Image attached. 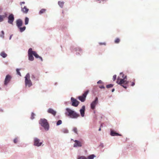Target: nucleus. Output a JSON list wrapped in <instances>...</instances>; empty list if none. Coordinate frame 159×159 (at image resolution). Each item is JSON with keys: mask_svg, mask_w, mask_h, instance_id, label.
Masks as SVG:
<instances>
[{"mask_svg": "<svg viewBox=\"0 0 159 159\" xmlns=\"http://www.w3.org/2000/svg\"><path fill=\"white\" fill-rule=\"evenodd\" d=\"M116 75H114L113 77V80L114 81H115L116 79Z\"/></svg>", "mask_w": 159, "mask_h": 159, "instance_id": "nucleus-36", "label": "nucleus"}, {"mask_svg": "<svg viewBox=\"0 0 159 159\" xmlns=\"http://www.w3.org/2000/svg\"><path fill=\"white\" fill-rule=\"evenodd\" d=\"M31 77L33 79H34L35 80H39V76L35 77L34 75H32Z\"/></svg>", "mask_w": 159, "mask_h": 159, "instance_id": "nucleus-25", "label": "nucleus"}, {"mask_svg": "<svg viewBox=\"0 0 159 159\" xmlns=\"http://www.w3.org/2000/svg\"><path fill=\"white\" fill-rule=\"evenodd\" d=\"M4 18L3 16L0 15V22L3 21L4 20Z\"/></svg>", "mask_w": 159, "mask_h": 159, "instance_id": "nucleus-28", "label": "nucleus"}, {"mask_svg": "<svg viewBox=\"0 0 159 159\" xmlns=\"http://www.w3.org/2000/svg\"><path fill=\"white\" fill-rule=\"evenodd\" d=\"M73 131L76 134H78L77 129L76 128H74L73 129Z\"/></svg>", "mask_w": 159, "mask_h": 159, "instance_id": "nucleus-31", "label": "nucleus"}, {"mask_svg": "<svg viewBox=\"0 0 159 159\" xmlns=\"http://www.w3.org/2000/svg\"><path fill=\"white\" fill-rule=\"evenodd\" d=\"M115 40H120L119 39V38H116Z\"/></svg>", "mask_w": 159, "mask_h": 159, "instance_id": "nucleus-45", "label": "nucleus"}, {"mask_svg": "<svg viewBox=\"0 0 159 159\" xmlns=\"http://www.w3.org/2000/svg\"><path fill=\"white\" fill-rule=\"evenodd\" d=\"M39 123L43 126L44 129L46 130H48L49 129V125L47 122V120L45 119H41L39 121Z\"/></svg>", "mask_w": 159, "mask_h": 159, "instance_id": "nucleus-3", "label": "nucleus"}, {"mask_svg": "<svg viewBox=\"0 0 159 159\" xmlns=\"http://www.w3.org/2000/svg\"><path fill=\"white\" fill-rule=\"evenodd\" d=\"M74 141L75 142L73 146L74 147H81L82 146V143L81 142L77 140Z\"/></svg>", "mask_w": 159, "mask_h": 159, "instance_id": "nucleus-13", "label": "nucleus"}, {"mask_svg": "<svg viewBox=\"0 0 159 159\" xmlns=\"http://www.w3.org/2000/svg\"><path fill=\"white\" fill-rule=\"evenodd\" d=\"M0 55L3 57L5 58L7 56V55L5 52H2L1 53Z\"/></svg>", "mask_w": 159, "mask_h": 159, "instance_id": "nucleus-24", "label": "nucleus"}, {"mask_svg": "<svg viewBox=\"0 0 159 159\" xmlns=\"http://www.w3.org/2000/svg\"><path fill=\"white\" fill-rule=\"evenodd\" d=\"M85 110V106H83L82 108L80 110V112L82 117H84V111Z\"/></svg>", "mask_w": 159, "mask_h": 159, "instance_id": "nucleus-16", "label": "nucleus"}, {"mask_svg": "<svg viewBox=\"0 0 159 159\" xmlns=\"http://www.w3.org/2000/svg\"><path fill=\"white\" fill-rule=\"evenodd\" d=\"M95 157V156L93 155H91L88 157V159H87L86 157L84 156H82L80 157H79L78 158V159H93V158Z\"/></svg>", "mask_w": 159, "mask_h": 159, "instance_id": "nucleus-14", "label": "nucleus"}, {"mask_svg": "<svg viewBox=\"0 0 159 159\" xmlns=\"http://www.w3.org/2000/svg\"><path fill=\"white\" fill-rule=\"evenodd\" d=\"M46 10L44 8H43L39 12V15L42 14L44 13L46 11Z\"/></svg>", "mask_w": 159, "mask_h": 159, "instance_id": "nucleus-22", "label": "nucleus"}, {"mask_svg": "<svg viewBox=\"0 0 159 159\" xmlns=\"http://www.w3.org/2000/svg\"><path fill=\"white\" fill-rule=\"evenodd\" d=\"M11 76L9 75H6L4 81V84L5 85H7L11 81Z\"/></svg>", "mask_w": 159, "mask_h": 159, "instance_id": "nucleus-10", "label": "nucleus"}, {"mask_svg": "<svg viewBox=\"0 0 159 159\" xmlns=\"http://www.w3.org/2000/svg\"><path fill=\"white\" fill-rule=\"evenodd\" d=\"M101 128H100L98 129V130L101 131Z\"/></svg>", "mask_w": 159, "mask_h": 159, "instance_id": "nucleus-46", "label": "nucleus"}, {"mask_svg": "<svg viewBox=\"0 0 159 159\" xmlns=\"http://www.w3.org/2000/svg\"><path fill=\"white\" fill-rule=\"evenodd\" d=\"M62 123V121L61 120H58L57 123V125H58Z\"/></svg>", "mask_w": 159, "mask_h": 159, "instance_id": "nucleus-32", "label": "nucleus"}, {"mask_svg": "<svg viewBox=\"0 0 159 159\" xmlns=\"http://www.w3.org/2000/svg\"><path fill=\"white\" fill-rule=\"evenodd\" d=\"M32 49L30 48L28 51V55L29 57V59L30 61H32L34 60V57L33 56V53L32 52Z\"/></svg>", "mask_w": 159, "mask_h": 159, "instance_id": "nucleus-9", "label": "nucleus"}, {"mask_svg": "<svg viewBox=\"0 0 159 159\" xmlns=\"http://www.w3.org/2000/svg\"><path fill=\"white\" fill-rule=\"evenodd\" d=\"M71 101L72 102V105L73 106L77 107L79 104V102L73 97L71 98Z\"/></svg>", "mask_w": 159, "mask_h": 159, "instance_id": "nucleus-7", "label": "nucleus"}, {"mask_svg": "<svg viewBox=\"0 0 159 159\" xmlns=\"http://www.w3.org/2000/svg\"><path fill=\"white\" fill-rule=\"evenodd\" d=\"M8 23L10 24L13 25V22L15 20L14 15L12 13L9 14L7 17Z\"/></svg>", "mask_w": 159, "mask_h": 159, "instance_id": "nucleus-5", "label": "nucleus"}, {"mask_svg": "<svg viewBox=\"0 0 159 159\" xmlns=\"http://www.w3.org/2000/svg\"><path fill=\"white\" fill-rule=\"evenodd\" d=\"M25 3V2H20V5L21 6L22 5V4H24Z\"/></svg>", "mask_w": 159, "mask_h": 159, "instance_id": "nucleus-38", "label": "nucleus"}, {"mask_svg": "<svg viewBox=\"0 0 159 159\" xmlns=\"http://www.w3.org/2000/svg\"><path fill=\"white\" fill-rule=\"evenodd\" d=\"M30 75L29 73L26 74L25 77V84L26 86L30 87L32 85V83L30 79Z\"/></svg>", "mask_w": 159, "mask_h": 159, "instance_id": "nucleus-4", "label": "nucleus"}, {"mask_svg": "<svg viewBox=\"0 0 159 159\" xmlns=\"http://www.w3.org/2000/svg\"><path fill=\"white\" fill-rule=\"evenodd\" d=\"M20 69H17L16 70V71L17 74L18 75H20V76H21V75L20 72Z\"/></svg>", "mask_w": 159, "mask_h": 159, "instance_id": "nucleus-30", "label": "nucleus"}, {"mask_svg": "<svg viewBox=\"0 0 159 159\" xmlns=\"http://www.w3.org/2000/svg\"><path fill=\"white\" fill-rule=\"evenodd\" d=\"M111 135L112 136H121V135L116 133L115 131L113 130H111Z\"/></svg>", "mask_w": 159, "mask_h": 159, "instance_id": "nucleus-18", "label": "nucleus"}, {"mask_svg": "<svg viewBox=\"0 0 159 159\" xmlns=\"http://www.w3.org/2000/svg\"><path fill=\"white\" fill-rule=\"evenodd\" d=\"M29 22V18L27 17H25V24L27 25L28 24Z\"/></svg>", "mask_w": 159, "mask_h": 159, "instance_id": "nucleus-23", "label": "nucleus"}, {"mask_svg": "<svg viewBox=\"0 0 159 159\" xmlns=\"http://www.w3.org/2000/svg\"><path fill=\"white\" fill-rule=\"evenodd\" d=\"M89 93V90L86 91L82 95L79 96L78 98L82 102H84L86 99V96Z\"/></svg>", "mask_w": 159, "mask_h": 159, "instance_id": "nucleus-6", "label": "nucleus"}, {"mask_svg": "<svg viewBox=\"0 0 159 159\" xmlns=\"http://www.w3.org/2000/svg\"><path fill=\"white\" fill-rule=\"evenodd\" d=\"M71 140H73V139H71Z\"/></svg>", "mask_w": 159, "mask_h": 159, "instance_id": "nucleus-47", "label": "nucleus"}, {"mask_svg": "<svg viewBox=\"0 0 159 159\" xmlns=\"http://www.w3.org/2000/svg\"><path fill=\"white\" fill-rule=\"evenodd\" d=\"M102 83V81L101 80H99L98 82H97V83L98 84H101Z\"/></svg>", "mask_w": 159, "mask_h": 159, "instance_id": "nucleus-37", "label": "nucleus"}, {"mask_svg": "<svg viewBox=\"0 0 159 159\" xmlns=\"http://www.w3.org/2000/svg\"><path fill=\"white\" fill-rule=\"evenodd\" d=\"M29 11V9L26 6H25L24 7H21V11L24 13H27Z\"/></svg>", "mask_w": 159, "mask_h": 159, "instance_id": "nucleus-15", "label": "nucleus"}, {"mask_svg": "<svg viewBox=\"0 0 159 159\" xmlns=\"http://www.w3.org/2000/svg\"><path fill=\"white\" fill-rule=\"evenodd\" d=\"M114 90H115L114 89H112L111 91L112 92H113L114 91Z\"/></svg>", "mask_w": 159, "mask_h": 159, "instance_id": "nucleus-44", "label": "nucleus"}, {"mask_svg": "<svg viewBox=\"0 0 159 159\" xmlns=\"http://www.w3.org/2000/svg\"><path fill=\"white\" fill-rule=\"evenodd\" d=\"M34 145L38 147L40 146L42 144V142H40V140L37 138H35L34 139Z\"/></svg>", "mask_w": 159, "mask_h": 159, "instance_id": "nucleus-12", "label": "nucleus"}, {"mask_svg": "<svg viewBox=\"0 0 159 159\" xmlns=\"http://www.w3.org/2000/svg\"><path fill=\"white\" fill-rule=\"evenodd\" d=\"M120 40H115V43H119Z\"/></svg>", "mask_w": 159, "mask_h": 159, "instance_id": "nucleus-41", "label": "nucleus"}, {"mask_svg": "<svg viewBox=\"0 0 159 159\" xmlns=\"http://www.w3.org/2000/svg\"><path fill=\"white\" fill-rule=\"evenodd\" d=\"M98 0L99 1V3H101V1H102V2H103L104 1V0Z\"/></svg>", "mask_w": 159, "mask_h": 159, "instance_id": "nucleus-43", "label": "nucleus"}, {"mask_svg": "<svg viewBox=\"0 0 159 159\" xmlns=\"http://www.w3.org/2000/svg\"><path fill=\"white\" fill-rule=\"evenodd\" d=\"M16 25L17 28L21 27L23 25L22 20L20 19H18L16 20Z\"/></svg>", "mask_w": 159, "mask_h": 159, "instance_id": "nucleus-11", "label": "nucleus"}, {"mask_svg": "<svg viewBox=\"0 0 159 159\" xmlns=\"http://www.w3.org/2000/svg\"><path fill=\"white\" fill-rule=\"evenodd\" d=\"M48 112L50 114H52L54 116H55L56 114V112L52 108H49L48 110Z\"/></svg>", "mask_w": 159, "mask_h": 159, "instance_id": "nucleus-17", "label": "nucleus"}, {"mask_svg": "<svg viewBox=\"0 0 159 159\" xmlns=\"http://www.w3.org/2000/svg\"><path fill=\"white\" fill-rule=\"evenodd\" d=\"M13 35L12 34H11V35L10 36V37H9V40H10L11 38H12V36Z\"/></svg>", "mask_w": 159, "mask_h": 159, "instance_id": "nucleus-42", "label": "nucleus"}, {"mask_svg": "<svg viewBox=\"0 0 159 159\" xmlns=\"http://www.w3.org/2000/svg\"><path fill=\"white\" fill-rule=\"evenodd\" d=\"M120 75L122 76V79H119V77L117 79L116 81V83L120 84L121 86H123L124 88L126 89L127 87L125 85L127 84L128 83V81L127 80V76H124V75L122 73H120Z\"/></svg>", "mask_w": 159, "mask_h": 159, "instance_id": "nucleus-1", "label": "nucleus"}, {"mask_svg": "<svg viewBox=\"0 0 159 159\" xmlns=\"http://www.w3.org/2000/svg\"><path fill=\"white\" fill-rule=\"evenodd\" d=\"M35 115L34 113H33V112L32 113L31 117V119H33L34 118Z\"/></svg>", "mask_w": 159, "mask_h": 159, "instance_id": "nucleus-33", "label": "nucleus"}, {"mask_svg": "<svg viewBox=\"0 0 159 159\" xmlns=\"http://www.w3.org/2000/svg\"><path fill=\"white\" fill-rule=\"evenodd\" d=\"M13 141H14V143H17L18 141V139L17 138L15 139Z\"/></svg>", "mask_w": 159, "mask_h": 159, "instance_id": "nucleus-35", "label": "nucleus"}, {"mask_svg": "<svg viewBox=\"0 0 159 159\" xmlns=\"http://www.w3.org/2000/svg\"><path fill=\"white\" fill-rule=\"evenodd\" d=\"M4 32L3 30H2L1 31V34H0V37L1 38H4Z\"/></svg>", "mask_w": 159, "mask_h": 159, "instance_id": "nucleus-27", "label": "nucleus"}, {"mask_svg": "<svg viewBox=\"0 0 159 159\" xmlns=\"http://www.w3.org/2000/svg\"><path fill=\"white\" fill-rule=\"evenodd\" d=\"M98 98L96 97L95 98L94 101H93L91 104V108L93 110L95 108V107L96 105L98 104Z\"/></svg>", "mask_w": 159, "mask_h": 159, "instance_id": "nucleus-8", "label": "nucleus"}, {"mask_svg": "<svg viewBox=\"0 0 159 159\" xmlns=\"http://www.w3.org/2000/svg\"><path fill=\"white\" fill-rule=\"evenodd\" d=\"M32 52L33 53V55L35 56V57L36 58H39L41 59V61H43L42 58L40 57H39L35 52L33 51L32 50Z\"/></svg>", "mask_w": 159, "mask_h": 159, "instance_id": "nucleus-20", "label": "nucleus"}, {"mask_svg": "<svg viewBox=\"0 0 159 159\" xmlns=\"http://www.w3.org/2000/svg\"><path fill=\"white\" fill-rule=\"evenodd\" d=\"M62 132L64 133H68V131L67 129L64 128L63 129L61 130Z\"/></svg>", "mask_w": 159, "mask_h": 159, "instance_id": "nucleus-26", "label": "nucleus"}, {"mask_svg": "<svg viewBox=\"0 0 159 159\" xmlns=\"http://www.w3.org/2000/svg\"><path fill=\"white\" fill-rule=\"evenodd\" d=\"M99 88L100 89H104L105 88V87H104V86H103V85L99 86Z\"/></svg>", "mask_w": 159, "mask_h": 159, "instance_id": "nucleus-39", "label": "nucleus"}, {"mask_svg": "<svg viewBox=\"0 0 159 159\" xmlns=\"http://www.w3.org/2000/svg\"><path fill=\"white\" fill-rule=\"evenodd\" d=\"M67 112L65 114L69 116L72 118H76L80 116V115L75 112L74 111L71 110L69 108L66 109Z\"/></svg>", "mask_w": 159, "mask_h": 159, "instance_id": "nucleus-2", "label": "nucleus"}, {"mask_svg": "<svg viewBox=\"0 0 159 159\" xmlns=\"http://www.w3.org/2000/svg\"><path fill=\"white\" fill-rule=\"evenodd\" d=\"M3 16V17L4 18H5L6 17H7L8 15L7 13V12H5L4 13V15H2Z\"/></svg>", "mask_w": 159, "mask_h": 159, "instance_id": "nucleus-34", "label": "nucleus"}, {"mask_svg": "<svg viewBox=\"0 0 159 159\" xmlns=\"http://www.w3.org/2000/svg\"><path fill=\"white\" fill-rule=\"evenodd\" d=\"M135 85V82H132V83L131 85L132 86H134Z\"/></svg>", "mask_w": 159, "mask_h": 159, "instance_id": "nucleus-40", "label": "nucleus"}, {"mask_svg": "<svg viewBox=\"0 0 159 159\" xmlns=\"http://www.w3.org/2000/svg\"><path fill=\"white\" fill-rule=\"evenodd\" d=\"M58 4L61 8H62L63 7L64 4V2H63L58 1Z\"/></svg>", "mask_w": 159, "mask_h": 159, "instance_id": "nucleus-21", "label": "nucleus"}, {"mask_svg": "<svg viewBox=\"0 0 159 159\" xmlns=\"http://www.w3.org/2000/svg\"><path fill=\"white\" fill-rule=\"evenodd\" d=\"M113 84H110L107 85L106 87L107 89H108V88H110L112 87H113Z\"/></svg>", "mask_w": 159, "mask_h": 159, "instance_id": "nucleus-29", "label": "nucleus"}, {"mask_svg": "<svg viewBox=\"0 0 159 159\" xmlns=\"http://www.w3.org/2000/svg\"><path fill=\"white\" fill-rule=\"evenodd\" d=\"M26 27L25 26H24L23 27H20L18 28V29L19 30V31L22 33L26 29Z\"/></svg>", "mask_w": 159, "mask_h": 159, "instance_id": "nucleus-19", "label": "nucleus"}]
</instances>
